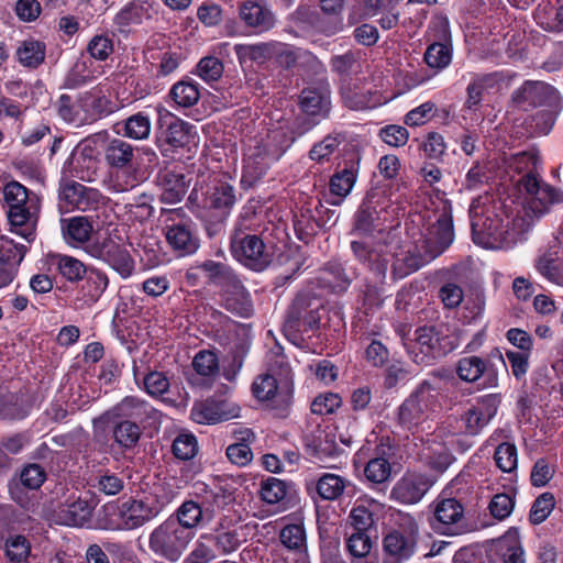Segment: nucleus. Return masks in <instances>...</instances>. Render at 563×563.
<instances>
[{
  "instance_id": "30",
  "label": "nucleus",
  "mask_w": 563,
  "mask_h": 563,
  "mask_svg": "<svg viewBox=\"0 0 563 563\" xmlns=\"http://www.w3.org/2000/svg\"><path fill=\"white\" fill-rule=\"evenodd\" d=\"M97 506V500L93 497L81 498L68 504L60 511V517L64 525L82 527L89 522L92 511Z\"/></svg>"
},
{
  "instance_id": "39",
  "label": "nucleus",
  "mask_w": 563,
  "mask_h": 563,
  "mask_svg": "<svg viewBox=\"0 0 563 563\" xmlns=\"http://www.w3.org/2000/svg\"><path fill=\"white\" fill-rule=\"evenodd\" d=\"M145 18H150L148 8L143 2L134 0L117 13L114 24L120 31H123L130 25L142 23Z\"/></svg>"
},
{
  "instance_id": "43",
  "label": "nucleus",
  "mask_w": 563,
  "mask_h": 563,
  "mask_svg": "<svg viewBox=\"0 0 563 563\" xmlns=\"http://www.w3.org/2000/svg\"><path fill=\"white\" fill-rule=\"evenodd\" d=\"M54 258L59 273L68 282L75 283L81 280L88 271L85 264L76 257L57 254Z\"/></svg>"
},
{
  "instance_id": "53",
  "label": "nucleus",
  "mask_w": 563,
  "mask_h": 563,
  "mask_svg": "<svg viewBox=\"0 0 563 563\" xmlns=\"http://www.w3.org/2000/svg\"><path fill=\"white\" fill-rule=\"evenodd\" d=\"M424 60L431 68L444 69L452 60L451 49L443 43H433L428 46L424 53Z\"/></svg>"
},
{
  "instance_id": "5",
  "label": "nucleus",
  "mask_w": 563,
  "mask_h": 563,
  "mask_svg": "<svg viewBox=\"0 0 563 563\" xmlns=\"http://www.w3.org/2000/svg\"><path fill=\"white\" fill-rule=\"evenodd\" d=\"M495 360L504 367L506 366L503 354L498 350L486 358L477 355L464 356L456 362L455 373L462 382L473 384L478 389L496 388L499 384V369Z\"/></svg>"
},
{
  "instance_id": "52",
  "label": "nucleus",
  "mask_w": 563,
  "mask_h": 563,
  "mask_svg": "<svg viewBox=\"0 0 563 563\" xmlns=\"http://www.w3.org/2000/svg\"><path fill=\"white\" fill-rule=\"evenodd\" d=\"M555 507V499L553 494L543 493L533 501L529 520L532 525H540L547 520Z\"/></svg>"
},
{
  "instance_id": "24",
  "label": "nucleus",
  "mask_w": 563,
  "mask_h": 563,
  "mask_svg": "<svg viewBox=\"0 0 563 563\" xmlns=\"http://www.w3.org/2000/svg\"><path fill=\"white\" fill-rule=\"evenodd\" d=\"M468 85L464 107L476 110L483 100V95L498 87L501 77L498 73H467ZM466 78V75H463Z\"/></svg>"
},
{
  "instance_id": "13",
  "label": "nucleus",
  "mask_w": 563,
  "mask_h": 563,
  "mask_svg": "<svg viewBox=\"0 0 563 563\" xmlns=\"http://www.w3.org/2000/svg\"><path fill=\"white\" fill-rule=\"evenodd\" d=\"M534 268L547 282L563 287V239L553 235L539 251Z\"/></svg>"
},
{
  "instance_id": "56",
  "label": "nucleus",
  "mask_w": 563,
  "mask_h": 563,
  "mask_svg": "<svg viewBox=\"0 0 563 563\" xmlns=\"http://www.w3.org/2000/svg\"><path fill=\"white\" fill-rule=\"evenodd\" d=\"M222 305L228 311L242 318H247L253 312L249 291L224 297L222 298Z\"/></svg>"
},
{
  "instance_id": "16",
  "label": "nucleus",
  "mask_w": 563,
  "mask_h": 563,
  "mask_svg": "<svg viewBox=\"0 0 563 563\" xmlns=\"http://www.w3.org/2000/svg\"><path fill=\"white\" fill-rule=\"evenodd\" d=\"M240 407L228 399L208 398L195 404L191 408V419L200 424H214L239 417Z\"/></svg>"
},
{
  "instance_id": "14",
  "label": "nucleus",
  "mask_w": 563,
  "mask_h": 563,
  "mask_svg": "<svg viewBox=\"0 0 563 563\" xmlns=\"http://www.w3.org/2000/svg\"><path fill=\"white\" fill-rule=\"evenodd\" d=\"M284 563H308L302 516H284Z\"/></svg>"
},
{
  "instance_id": "15",
  "label": "nucleus",
  "mask_w": 563,
  "mask_h": 563,
  "mask_svg": "<svg viewBox=\"0 0 563 563\" xmlns=\"http://www.w3.org/2000/svg\"><path fill=\"white\" fill-rule=\"evenodd\" d=\"M434 479L422 473H406L394 485L390 497L404 505L419 503L428 490L433 486Z\"/></svg>"
},
{
  "instance_id": "20",
  "label": "nucleus",
  "mask_w": 563,
  "mask_h": 563,
  "mask_svg": "<svg viewBox=\"0 0 563 563\" xmlns=\"http://www.w3.org/2000/svg\"><path fill=\"white\" fill-rule=\"evenodd\" d=\"M301 111L312 118L328 119L331 112V91L329 84L321 82L316 87H309L301 91L299 98Z\"/></svg>"
},
{
  "instance_id": "19",
  "label": "nucleus",
  "mask_w": 563,
  "mask_h": 563,
  "mask_svg": "<svg viewBox=\"0 0 563 563\" xmlns=\"http://www.w3.org/2000/svg\"><path fill=\"white\" fill-rule=\"evenodd\" d=\"M159 412L147 401L136 396H126L106 412L107 419H134L135 422L153 421L158 419Z\"/></svg>"
},
{
  "instance_id": "35",
  "label": "nucleus",
  "mask_w": 563,
  "mask_h": 563,
  "mask_svg": "<svg viewBox=\"0 0 563 563\" xmlns=\"http://www.w3.org/2000/svg\"><path fill=\"white\" fill-rule=\"evenodd\" d=\"M104 157L111 167H131L134 159V147L121 139H113L106 147Z\"/></svg>"
},
{
  "instance_id": "33",
  "label": "nucleus",
  "mask_w": 563,
  "mask_h": 563,
  "mask_svg": "<svg viewBox=\"0 0 563 563\" xmlns=\"http://www.w3.org/2000/svg\"><path fill=\"white\" fill-rule=\"evenodd\" d=\"M306 298L298 297L289 310L287 327L299 332H308L317 328L319 318L313 311L306 312Z\"/></svg>"
},
{
  "instance_id": "34",
  "label": "nucleus",
  "mask_w": 563,
  "mask_h": 563,
  "mask_svg": "<svg viewBox=\"0 0 563 563\" xmlns=\"http://www.w3.org/2000/svg\"><path fill=\"white\" fill-rule=\"evenodd\" d=\"M346 549L353 563H378L371 556L372 538L367 532L346 531Z\"/></svg>"
},
{
  "instance_id": "21",
  "label": "nucleus",
  "mask_w": 563,
  "mask_h": 563,
  "mask_svg": "<svg viewBox=\"0 0 563 563\" xmlns=\"http://www.w3.org/2000/svg\"><path fill=\"white\" fill-rule=\"evenodd\" d=\"M165 238L172 250L180 256L191 255L199 249V239L190 221L166 224Z\"/></svg>"
},
{
  "instance_id": "57",
  "label": "nucleus",
  "mask_w": 563,
  "mask_h": 563,
  "mask_svg": "<svg viewBox=\"0 0 563 563\" xmlns=\"http://www.w3.org/2000/svg\"><path fill=\"white\" fill-rule=\"evenodd\" d=\"M355 178H330L327 202L331 206H340L351 192Z\"/></svg>"
},
{
  "instance_id": "44",
  "label": "nucleus",
  "mask_w": 563,
  "mask_h": 563,
  "mask_svg": "<svg viewBox=\"0 0 563 563\" xmlns=\"http://www.w3.org/2000/svg\"><path fill=\"white\" fill-rule=\"evenodd\" d=\"M345 141V135L340 132L330 133L324 136L320 142L316 143L309 152L312 161L323 162L338 150V147Z\"/></svg>"
},
{
  "instance_id": "45",
  "label": "nucleus",
  "mask_w": 563,
  "mask_h": 563,
  "mask_svg": "<svg viewBox=\"0 0 563 563\" xmlns=\"http://www.w3.org/2000/svg\"><path fill=\"white\" fill-rule=\"evenodd\" d=\"M195 372L206 379H213L219 374V360L213 351H199L192 360Z\"/></svg>"
},
{
  "instance_id": "26",
  "label": "nucleus",
  "mask_w": 563,
  "mask_h": 563,
  "mask_svg": "<svg viewBox=\"0 0 563 563\" xmlns=\"http://www.w3.org/2000/svg\"><path fill=\"white\" fill-rule=\"evenodd\" d=\"M60 229L66 243L73 247H84L91 244L90 238L93 232L92 222L87 217H73L60 220Z\"/></svg>"
},
{
  "instance_id": "59",
  "label": "nucleus",
  "mask_w": 563,
  "mask_h": 563,
  "mask_svg": "<svg viewBox=\"0 0 563 563\" xmlns=\"http://www.w3.org/2000/svg\"><path fill=\"white\" fill-rule=\"evenodd\" d=\"M92 487L106 496H114L123 490L124 481L119 475L107 472L96 476Z\"/></svg>"
},
{
  "instance_id": "10",
  "label": "nucleus",
  "mask_w": 563,
  "mask_h": 563,
  "mask_svg": "<svg viewBox=\"0 0 563 563\" xmlns=\"http://www.w3.org/2000/svg\"><path fill=\"white\" fill-rule=\"evenodd\" d=\"M164 508V504L157 500L130 499L117 507V518L111 519L107 529L133 530L144 526L157 517Z\"/></svg>"
},
{
  "instance_id": "29",
  "label": "nucleus",
  "mask_w": 563,
  "mask_h": 563,
  "mask_svg": "<svg viewBox=\"0 0 563 563\" xmlns=\"http://www.w3.org/2000/svg\"><path fill=\"white\" fill-rule=\"evenodd\" d=\"M541 172L539 153L536 151L518 153L505 161V173L508 175L539 176Z\"/></svg>"
},
{
  "instance_id": "64",
  "label": "nucleus",
  "mask_w": 563,
  "mask_h": 563,
  "mask_svg": "<svg viewBox=\"0 0 563 563\" xmlns=\"http://www.w3.org/2000/svg\"><path fill=\"white\" fill-rule=\"evenodd\" d=\"M87 52L97 60H106L113 52V42L107 35H95L88 43Z\"/></svg>"
},
{
  "instance_id": "11",
  "label": "nucleus",
  "mask_w": 563,
  "mask_h": 563,
  "mask_svg": "<svg viewBox=\"0 0 563 563\" xmlns=\"http://www.w3.org/2000/svg\"><path fill=\"white\" fill-rule=\"evenodd\" d=\"M86 253L108 264L122 278L130 277L134 272V260L129 250L112 238L88 244Z\"/></svg>"
},
{
  "instance_id": "9",
  "label": "nucleus",
  "mask_w": 563,
  "mask_h": 563,
  "mask_svg": "<svg viewBox=\"0 0 563 563\" xmlns=\"http://www.w3.org/2000/svg\"><path fill=\"white\" fill-rule=\"evenodd\" d=\"M430 507L432 516L429 526L435 533L455 537L468 531L464 507L456 498L440 495Z\"/></svg>"
},
{
  "instance_id": "4",
  "label": "nucleus",
  "mask_w": 563,
  "mask_h": 563,
  "mask_svg": "<svg viewBox=\"0 0 563 563\" xmlns=\"http://www.w3.org/2000/svg\"><path fill=\"white\" fill-rule=\"evenodd\" d=\"M516 102L531 106H549L550 109H543L533 117L534 128L539 134L547 135L553 128L556 117L563 108V102L559 92L551 86L540 81L525 82L514 93Z\"/></svg>"
},
{
  "instance_id": "25",
  "label": "nucleus",
  "mask_w": 563,
  "mask_h": 563,
  "mask_svg": "<svg viewBox=\"0 0 563 563\" xmlns=\"http://www.w3.org/2000/svg\"><path fill=\"white\" fill-rule=\"evenodd\" d=\"M189 124L179 120H173L166 129H162L156 137V144L164 156L189 143Z\"/></svg>"
},
{
  "instance_id": "18",
  "label": "nucleus",
  "mask_w": 563,
  "mask_h": 563,
  "mask_svg": "<svg viewBox=\"0 0 563 563\" xmlns=\"http://www.w3.org/2000/svg\"><path fill=\"white\" fill-rule=\"evenodd\" d=\"M415 335V342H405V346L416 364L427 365L431 360L443 353L440 349L439 335L433 328H419Z\"/></svg>"
},
{
  "instance_id": "40",
  "label": "nucleus",
  "mask_w": 563,
  "mask_h": 563,
  "mask_svg": "<svg viewBox=\"0 0 563 563\" xmlns=\"http://www.w3.org/2000/svg\"><path fill=\"white\" fill-rule=\"evenodd\" d=\"M121 123H117L115 128ZM123 135L133 140H146L151 133V120L148 115L139 112L122 122Z\"/></svg>"
},
{
  "instance_id": "12",
  "label": "nucleus",
  "mask_w": 563,
  "mask_h": 563,
  "mask_svg": "<svg viewBox=\"0 0 563 563\" xmlns=\"http://www.w3.org/2000/svg\"><path fill=\"white\" fill-rule=\"evenodd\" d=\"M8 205V217L15 227H22L33 220L37 211V197L30 196L26 187L18 181L9 183L3 190Z\"/></svg>"
},
{
  "instance_id": "22",
  "label": "nucleus",
  "mask_w": 563,
  "mask_h": 563,
  "mask_svg": "<svg viewBox=\"0 0 563 563\" xmlns=\"http://www.w3.org/2000/svg\"><path fill=\"white\" fill-rule=\"evenodd\" d=\"M421 449L418 452L420 461L435 472L446 471L454 461L448 445L437 434L430 435L426 441L421 439Z\"/></svg>"
},
{
  "instance_id": "51",
  "label": "nucleus",
  "mask_w": 563,
  "mask_h": 563,
  "mask_svg": "<svg viewBox=\"0 0 563 563\" xmlns=\"http://www.w3.org/2000/svg\"><path fill=\"white\" fill-rule=\"evenodd\" d=\"M97 161L91 155L84 152L73 153L63 168L64 174H96Z\"/></svg>"
},
{
  "instance_id": "49",
  "label": "nucleus",
  "mask_w": 563,
  "mask_h": 563,
  "mask_svg": "<svg viewBox=\"0 0 563 563\" xmlns=\"http://www.w3.org/2000/svg\"><path fill=\"white\" fill-rule=\"evenodd\" d=\"M364 475L373 484H383L390 478L391 465L384 456L372 457L366 463Z\"/></svg>"
},
{
  "instance_id": "62",
  "label": "nucleus",
  "mask_w": 563,
  "mask_h": 563,
  "mask_svg": "<svg viewBox=\"0 0 563 563\" xmlns=\"http://www.w3.org/2000/svg\"><path fill=\"white\" fill-rule=\"evenodd\" d=\"M198 452V443L192 434H179L173 442V453L179 460H190Z\"/></svg>"
},
{
  "instance_id": "54",
  "label": "nucleus",
  "mask_w": 563,
  "mask_h": 563,
  "mask_svg": "<svg viewBox=\"0 0 563 563\" xmlns=\"http://www.w3.org/2000/svg\"><path fill=\"white\" fill-rule=\"evenodd\" d=\"M197 75L207 84L218 81L224 70L223 63L214 56L202 57L196 67Z\"/></svg>"
},
{
  "instance_id": "1",
  "label": "nucleus",
  "mask_w": 563,
  "mask_h": 563,
  "mask_svg": "<svg viewBox=\"0 0 563 563\" xmlns=\"http://www.w3.org/2000/svg\"><path fill=\"white\" fill-rule=\"evenodd\" d=\"M522 201L507 198L492 203L489 196L472 200L470 218L475 244L488 250H508L527 240L536 223L552 206L563 202V190L544 178H520Z\"/></svg>"
},
{
  "instance_id": "61",
  "label": "nucleus",
  "mask_w": 563,
  "mask_h": 563,
  "mask_svg": "<svg viewBox=\"0 0 563 563\" xmlns=\"http://www.w3.org/2000/svg\"><path fill=\"white\" fill-rule=\"evenodd\" d=\"M87 294L92 299H98L107 289L109 279L106 273L97 268H88L86 275Z\"/></svg>"
},
{
  "instance_id": "42",
  "label": "nucleus",
  "mask_w": 563,
  "mask_h": 563,
  "mask_svg": "<svg viewBox=\"0 0 563 563\" xmlns=\"http://www.w3.org/2000/svg\"><path fill=\"white\" fill-rule=\"evenodd\" d=\"M175 520L186 530L195 531V529L203 522L205 512L198 503L187 500L177 509Z\"/></svg>"
},
{
  "instance_id": "55",
  "label": "nucleus",
  "mask_w": 563,
  "mask_h": 563,
  "mask_svg": "<svg viewBox=\"0 0 563 563\" xmlns=\"http://www.w3.org/2000/svg\"><path fill=\"white\" fill-rule=\"evenodd\" d=\"M201 539H206L210 542H214L217 549L222 554H229L239 549L241 539L236 530L224 531L218 534L205 533Z\"/></svg>"
},
{
  "instance_id": "48",
  "label": "nucleus",
  "mask_w": 563,
  "mask_h": 563,
  "mask_svg": "<svg viewBox=\"0 0 563 563\" xmlns=\"http://www.w3.org/2000/svg\"><path fill=\"white\" fill-rule=\"evenodd\" d=\"M321 279L336 294L346 291L351 284V279L345 274L343 267L338 263L329 264L323 271Z\"/></svg>"
},
{
  "instance_id": "60",
  "label": "nucleus",
  "mask_w": 563,
  "mask_h": 563,
  "mask_svg": "<svg viewBox=\"0 0 563 563\" xmlns=\"http://www.w3.org/2000/svg\"><path fill=\"white\" fill-rule=\"evenodd\" d=\"M287 510V516H302V498L297 484L284 481V512Z\"/></svg>"
},
{
  "instance_id": "6",
  "label": "nucleus",
  "mask_w": 563,
  "mask_h": 563,
  "mask_svg": "<svg viewBox=\"0 0 563 563\" xmlns=\"http://www.w3.org/2000/svg\"><path fill=\"white\" fill-rule=\"evenodd\" d=\"M246 230L242 221L235 227L231 235V254L245 267L264 271L272 262V254L261 238Z\"/></svg>"
},
{
  "instance_id": "28",
  "label": "nucleus",
  "mask_w": 563,
  "mask_h": 563,
  "mask_svg": "<svg viewBox=\"0 0 563 563\" xmlns=\"http://www.w3.org/2000/svg\"><path fill=\"white\" fill-rule=\"evenodd\" d=\"M351 249L355 257L365 264L374 274L376 282H383L386 276L389 258L375 249H369L364 242L353 241Z\"/></svg>"
},
{
  "instance_id": "58",
  "label": "nucleus",
  "mask_w": 563,
  "mask_h": 563,
  "mask_svg": "<svg viewBox=\"0 0 563 563\" xmlns=\"http://www.w3.org/2000/svg\"><path fill=\"white\" fill-rule=\"evenodd\" d=\"M199 268L206 274L209 282L220 287L233 274V269L220 262L208 260L199 265Z\"/></svg>"
},
{
  "instance_id": "63",
  "label": "nucleus",
  "mask_w": 563,
  "mask_h": 563,
  "mask_svg": "<svg viewBox=\"0 0 563 563\" xmlns=\"http://www.w3.org/2000/svg\"><path fill=\"white\" fill-rule=\"evenodd\" d=\"M5 553L10 561L20 563L26 560L30 553V543L23 536H14L7 540Z\"/></svg>"
},
{
  "instance_id": "46",
  "label": "nucleus",
  "mask_w": 563,
  "mask_h": 563,
  "mask_svg": "<svg viewBox=\"0 0 563 563\" xmlns=\"http://www.w3.org/2000/svg\"><path fill=\"white\" fill-rule=\"evenodd\" d=\"M252 393L258 401H273L278 396L277 378L269 373L258 375L252 384Z\"/></svg>"
},
{
  "instance_id": "41",
  "label": "nucleus",
  "mask_w": 563,
  "mask_h": 563,
  "mask_svg": "<svg viewBox=\"0 0 563 563\" xmlns=\"http://www.w3.org/2000/svg\"><path fill=\"white\" fill-rule=\"evenodd\" d=\"M169 97L179 107H192L198 102L200 98L198 84L187 80H180L172 87L169 91Z\"/></svg>"
},
{
  "instance_id": "50",
  "label": "nucleus",
  "mask_w": 563,
  "mask_h": 563,
  "mask_svg": "<svg viewBox=\"0 0 563 563\" xmlns=\"http://www.w3.org/2000/svg\"><path fill=\"white\" fill-rule=\"evenodd\" d=\"M497 467L504 473H511L517 470L518 453L514 443H500L494 454Z\"/></svg>"
},
{
  "instance_id": "23",
  "label": "nucleus",
  "mask_w": 563,
  "mask_h": 563,
  "mask_svg": "<svg viewBox=\"0 0 563 563\" xmlns=\"http://www.w3.org/2000/svg\"><path fill=\"white\" fill-rule=\"evenodd\" d=\"M59 199L73 208L85 211L98 205L101 195L95 188L67 179L60 184Z\"/></svg>"
},
{
  "instance_id": "17",
  "label": "nucleus",
  "mask_w": 563,
  "mask_h": 563,
  "mask_svg": "<svg viewBox=\"0 0 563 563\" xmlns=\"http://www.w3.org/2000/svg\"><path fill=\"white\" fill-rule=\"evenodd\" d=\"M497 552L504 563H526L517 532L503 536L497 542ZM453 563H479V560L471 549H461L454 554Z\"/></svg>"
},
{
  "instance_id": "3",
  "label": "nucleus",
  "mask_w": 563,
  "mask_h": 563,
  "mask_svg": "<svg viewBox=\"0 0 563 563\" xmlns=\"http://www.w3.org/2000/svg\"><path fill=\"white\" fill-rule=\"evenodd\" d=\"M439 408L438 389L429 382H423L399 406L398 424L412 434L424 431V424Z\"/></svg>"
},
{
  "instance_id": "47",
  "label": "nucleus",
  "mask_w": 563,
  "mask_h": 563,
  "mask_svg": "<svg viewBox=\"0 0 563 563\" xmlns=\"http://www.w3.org/2000/svg\"><path fill=\"white\" fill-rule=\"evenodd\" d=\"M141 437V428L135 421L123 420L113 428L114 441L123 449H132Z\"/></svg>"
},
{
  "instance_id": "38",
  "label": "nucleus",
  "mask_w": 563,
  "mask_h": 563,
  "mask_svg": "<svg viewBox=\"0 0 563 563\" xmlns=\"http://www.w3.org/2000/svg\"><path fill=\"white\" fill-rule=\"evenodd\" d=\"M375 505L374 500L366 498L357 499L349 516L347 531L355 532H369L374 525L373 512L368 509L367 505Z\"/></svg>"
},
{
  "instance_id": "37",
  "label": "nucleus",
  "mask_w": 563,
  "mask_h": 563,
  "mask_svg": "<svg viewBox=\"0 0 563 563\" xmlns=\"http://www.w3.org/2000/svg\"><path fill=\"white\" fill-rule=\"evenodd\" d=\"M45 52L43 42L30 38L21 42L16 49V57L24 67L35 69L44 63Z\"/></svg>"
},
{
  "instance_id": "2",
  "label": "nucleus",
  "mask_w": 563,
  "mask_h": 563,
  "mask_svg": "<svg viewBox=\"0 0 563 563\" xmlns=\"http://www.w3.org/2000/svg\"><path fill=\"white\" fill-rule=\"evenodd\" d=\"M423 210L410 214L406 229L410 242L404 244L394 256L393 274L404 278L442 254L454 241L451 207L438 198L430 200Z\"/></svg>"
},
{
  "instance_id": "27",
  "label": "nucleus",
  "mask_w": 563,
  "mask_h": 563,
  "mask_svg": "<svg viewBox=\"0 0 563 563\" xmlns=\"http://www.w3.org/2000/svg\"><path fill=\"white\" fill-rule=\"evenodd\" d=\"M239 15L256 34L271 30L276 22L271 10L254 1L243 2L239 8Z\"/></svg>"
},
{
  "instance_id": "8",
  "label": "nucleus",
  "mask_w": 563,
  "mask_h": 563,
  "mask_svg": "<svg viewBox=\"0 0 563 563\" xmlns=\"http://www.w3.org/2000/svg\"><path fill=\"white\" fill-rule=\"evenodd\" d=\"M195 538V531L186 530L173 518L167 519L150 536V549L165 559L176 562Z\"/></svg>"
},
{
  "instance_id": "7",
  "label": "nucleus",
  "mask_w": 563,
  "mask_h": 563,
  "mask_svg": "<svg viewBox=\"0 0 563 563\" xmlns=\"http://www.w3.org/2000/svg\"><path fill=\"white\" fill-rule=\"evenodd\" d=\"M419 526L409 515L401 516L398 526L389 531L383 540L385 559L383 563H402L416 552Z\"/></svg>"
},
{
  "instance_id": "36",
  "label": "nucleus",
  "mask_w": 563,
  "mask_h": 563,
  "mask_svg": "<svg viewBox=\"0 0 563 563\" xmlns=\"http://www.w3.org/2000/svg\"><path fill=\"white\" fill-rule=\"evenodd\" d=\"M350 481L332 473H323L317 481L316 489L323 500H336L350 485Z\"/></svg>"
},
{
  "instance_id": "32",
  "label": "nucleus",
  "mask_w": 563,
  "mask_h": 563,
  "mask_svg": "<svg viewBox=\"0 0 563 563\" xmlns=\"http://www.w3.org/2000/svg\"><path fill=\"white\" fill-rule=\"evenodd\" d=\"M207 199L210 207L221 210V217L224 219L236 202V194L232 185L217 180L210 188Z\"/></svg>"
},
{
  "instance_id": "31",
  "label": "nucleus",
  "mask_w": 563,
  "mask_h": 563,
  "mask_svg": "<svg viewBox=\"0 0 563 563\" xmlns=\"http://www.w3.org/2000/svg\"><path fill=\"white\" fill-rule=\"evenodd\" d=\"M278 42H263L257 44H236L234 52L240 63L246 60L264 64L273 58L278 52Z\"/></svg>"
}]
</instances>
